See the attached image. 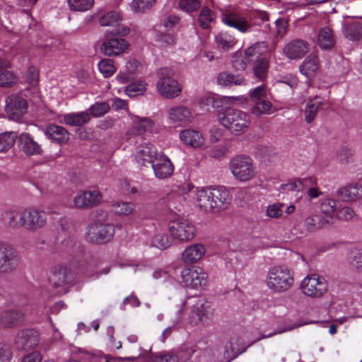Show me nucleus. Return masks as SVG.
Here are the masks:
<instances>
[{"label":"nucleus","mask_w":362,"mask_h":362,"mask_svg":"<svg viewBox=\"0 0 362 362\" xmlns=\"http://www.w3.org/2000/svg\"><path fill=\"white\" fill-rule=\"evenodd\" d=\"M26 81L33 87H35L39 81V71L35 66H30L25 74Z\"/></svg>","instance_id":"0e129e2a"},{"label":"nucleus","mask_w":362,"mask_h":362,"mask_svg":"<svg viewBox=\"0 0 362 362\" xmlns=\"http://www.w3.org/2000/svg\"><path fill=\"white\" fill-rule=\"evenodd\" d=\"M156 2V0H132L129 6L134 13H143L150 10Z\"/></svg>","instance_id":"de8ad7c7"},{"label":"nucleus","mask_w":362,"mask_h":362,"mask_svg":"<svg viewBox=\"0 0 362 362\" xmlns=\"http://www.w3.org/2000/svg\"><path fill=\"white\" fill-rule=\"evenodd\" d=\"M14 343L18 349H34L39 343V334L34 329H23L18 332Z\"/></svg>","instance_id":"f3484780"},{"label":"nucleus","mask_w":362,"mask_h":362,"mask_svg":"<svg viewBox=\"0 0 362 362\" xmlns=\"http://www.w3.org/2000/svg\"><path fill=\"white\" fill-rule=\"evenodd\" d=\"M269 67V61L265 58L258 59L254 62L253 73L256 78L260 81H264L267 76V71Z\"/></svg>","instance_id":"37998d69"},{"label":"nucleus","mask_w":362,"mask_h":362,"mask_svg":"<svg viewBox=\"0 0 362 362\" xmlns=\"http://www.w3.org/2000/svg\"><path fill=\"white\" fill-rule=\"evenodd\" d=\"M218 83L223 86H238L243 83L244 78L240 74H232L228 72H221L217 77Z\"/></svg>","instance_id":"a19ab883"},{"label":"nucleus","mask_w":362,"mask_h":362,"mask_svg":"<svg viewBox=\"0 0 362 362\" xmlns=\"http://www.w3.org/2000/svg\"><path fill=\"white\" fill-rule=\"evenodd\" d=\"M151 244L160 250H165L171 245V241L167 234L158 233L152 238Z\"/></svg>","instance_id":"5fc2aeb1"},{"label":"nucleus","mask_w":362,"mask_h":362,"mask_svg":"<svg viewBox=\"0 0 362 362\" xmlns=\"http://www.w3.org/2000/svg\"><path fill=\"white\" fill-rule=\"evenodd\" d=\"M132 121V131L138 135H141L144 133L156 134L159 131L158 126L149 118H141L138 116H134Z\"/></svg>","instance_id":"393cba45"},{"label":"nucleus","mask_w":362,"mask_h":362,"mask_svg":"<svg viewBox=\"0 0 362 362\" xmlns=\"http://www.w3.org/2000/svg\"><path fill=\"white\" fill-rule=\"evenodd\" d=\"M122 21L120 14L115 11H109L103 15L99 20L101 26H116Z\"/></svg>","instance_id":"c03bdc74"},{"label":"nucleus","mask_w":362,"mask_h":362,"mask_svg":"<svg viewBox=\"0 0 362 362\" xmlns=\"http://www.w3.org/2000/svg\"><path fill=\"white\" fill-rule=\"evenodd\" d=\"M323 104V100L320 96H315L310 99L306 105L305 110V121L310 123L315 119L318 110Z\"/></svg>","instance_id":"58836bf2"},{"label":"nucleus","mask_w":362,"mask_h":362,"mask_svg":"<svg viewBox=\"0 0 362 362\" xmlns=\"http://www.w3.org/2000/svg\"><path fill=\"white\" fill-rule=\"evenodd\" d=\"M11 358L10 349L6 345L0 344V362H10Z\"/></svg>","instance_id":"774afa93"},{"label":"nucleus","mask_w":362,"mask_h":362,"mask_svg":"<svg viewBox=\"0 0 362 362\" xmlns=\"http://www.w3.org/2000/svg\"><path fill=\"white\" fill-rule=\"evenodd\" d=\"M115 234V227L112 224L95 221L87 228L86 239L92 243H103L110 241Z\"/></svg>","instance_id":"9d476101"},{"label":"nucleus","mask_w":362,"mask_h":362,"mask_svg":"<svg viewBox=\"0 0 362 362\" xmlns=\"http://www.w3.org/2000/svg\"><path fill=\"white\" fill-rule=\"evenodd\" d=\"M168 120L176 127H182L192 122L194 117L189 108L184 105L170 107L167 111Z\"/></svg>","instance_id":"4468645a"},{"label":"nucleus","mask_w":362,"mask_h":362,"mask_svg":"<svg viewBox=\"0 0 362 362\" xmlns=\"http://www.w3.org/2000/svg\"><path fill=\"white\" fill-rule=\"evenodd\" d=\"M10 66V62L4 59H0V87H9L16 83L15 74L5 68Z\"/></svg>","instance_id":"2f4dec72"},{"label":"nucleus","mask_w":362,"mask_h":362,"mask_svg":"<svg viewBox=\"0 0 362 362\" xmlns=\"http://www.w3.org/2000/svg\"><path fill=\"white\" fill-rule=\"evenodd\" d=\"M354 215L355 213L351 207L343 206L341 204L334 219L349 221L351 219Z\"/></svg>","instance_id":"bf43d9fd"},{"label":"nucleus","mask_w":362,"mask_h":362,"mask_svg":"<svg viewBox=\"0 0 362 362\" xmlns=\"http://www.w3.org/2000/svg\"><path fill=\"white\" fill-rule=\"evenodd\" d=\"M214 98L210 95L202 97L199 102V107L205 112L209 111L211 107H214Z\"/></svg>","instance_id":"338daca9"},{"label":"nucleus","mask_w":362,"mask_h":362,"mask_svg":"<svg viewBox=\"0 0 362 362\" xmlns=\"http://www.w3.org/2000/svg\"><path fill=\"white\" fill-rule=\"evenodd\" d=\"M169 232L174 239L180 242H187L194 238L197 227L189 219L178 217L170 221Z\"/></svg>","instance_id":"1a4fd4ad"},{"label":"nucleus","mask_w":362,"mask_h":362,"mask_svg":"<svg viewBox=\"0 0 362 362\" xmlns=\"http://www.w3.org/2000/svg\"><path fill=\"white\" fill-rule=\"evenodd\" d=\"M266 45L264 42H256L245 50V59L248 63H254L262 59L261 55L266 50Z\"/></svg>","instance_id":"c9c22d12"},{"label":"nucleus","mask_w":362,"mask_h":362,"mask_svg":"<svg viewBox=\"0 0 362 362\" xmlns=\"http://www.w3.org/2000/svg\"><path fill=\"white\" fill-rule=\"evenodd\" d=\"M19 145L22 151L27 155L40 154L41 148L28 134H21L18 138Z\"/></svg>","instance_id":"c756f323"},{"label":"nucleus","mask_w":362,"mask_h":362,"mask_svg":"<svg viewBox=\"0 0 362 362\" xmlns=\"http://www.w3.org/2000/svg\"><path fill=\"white\" fill-rule=\"evenodd\" d=\"M180 139L182 142L194 148H199L204 144V138L202 134L195 129H187L180 132Z\"/></svg>","instance_id":"bb28decb"},{"label":"nucleus","mask_w":362,"mask_h":362,"mask_svg":"<svg viewBox=\"0 0 362 362\" xmlns=\"http://www.w3.org/2000/svg\"><path fill=\"white\" fill-rule=\"evenodd\" d=\"M5 111L8 117L18 119L27 111V103L22 97L12 95L6 99Z\"/></svg>","instance_id":"dca6fc26"},{"label":"nucleus","mask_w":362,"mask_h":362,"mask_svg":"<svg viewBox=\"0 0 362 362\" xmlns=\"http://www.w3.org/2000/svg\"><path fill=\"white\" fill-rule=\"evenodd\" d=\"M249 95L252 102H255L269 97V90L266 85L262 84L250 90Z\"/></svg>","instance_id":"6e6d98bb"},{"label":"nucleus","mask_w":362,"mask_h":362,"mask_svg":"<svg viewBox=\"0 0 362 362\" xmlns=\"http://www.w3.org/2000/svg\"><path fill=\"white\" fill-rule=\"evenodd\" d=\"M252 112L253 114L259 115L263 114H270L272 108V103L269 100V97L253 102Z\"/></svg>","instance_id":"a18cd8bd"},{"label":"nucleus","mask_w":362,"mask_h":362,"mask_svg":"<svg viewBox=\"0 0 362 362\" xmlns=\"http://www.w3.org/2000/svg\"><path fill=\"white\" fill-rule=\"evenodd\" d=\"M229 170L234 179L240 182H247L255 177L257 166L254 160L247 156L239 155L229 161Z\"/></svg>","instance_id":"39448f33"},{"label":"nucleus","mask_w":362,"mask_h":362,"mask_svg":"<svg viewBox=\"0 0 362 362\" xmlns=\"http://www.w3.org/2000/svg\"><path fill=\"white\" fill-rule=\"evenodd\" d=\"M129 46L128 41L124 38H107L102 43L101 51L105 55L114 57L124 53Z\"/></svg>","instance_id":"2eb2a0df"},{"label":"nucleus","mask_w":362,"mask_h":362,"mask_svg":"<svg viewBox=\"0 0 362 362\" xmlns=\"http://www.w3.org/2000/svg\"><path fill=\"white\" fill-rule=\"evenodd\" d=\"M348 262L353 270L362 272V250L354 248L349 254Z\"/></svg>","instance_id":"79ce46f5"},{"label":"nucleus","mask_w":362,"mask_h":362,"mask_svg":"<svg viewBox=\"0 0 362 362\" xmlns=\"http://www.w3.org/2000/svg\"><path fill=\"white\" fill-rule=\"evenodd\" d=\"M283 206L284 204L281 203H274L268 205L266 210L267 216L272 218L281 217L283 214Z\"/></svg>","instance_id":"680f3d73"},{"label":"nucleus","mask_w":362,"mask_h":362,"mask_svg":"<svg viewBox=\"0 0 362 362\" xmlns=\"http://www.w3.org/2000/svg\"><path fill=\"white\" fill-rule=\"evenodd\" d=\"M179 6L182 10L190 13L198 10L201 4L199 0H180Z\"/></svg>","instance_id":"052dcab7"},{"label":"nucleus","mask_w":362,"mask_h":362,"mask_svg":"<svg viewBox=\"0 0 362 362\" xmlns=\"http://www.w3.org/2000/svg\"><path fill=\"white\" fill-rule=\"evenodd\" d=\"M51 214L50 210L45 211L37 209H25V228L35 231L43 228L47 223V216Z\"/></svg>","instance_id":"ddd939ff"},{"label":"nucleus","mask_w":362,"mask_h":362,"mask_svg":"<svg viewBox=\"0 0 362 362\" xmlns=\"http://www.w3.org/2000/svg\"><path fill=\"white\" fill-rule=\"evenodd\" d=\"M146 86L147 83L144 81L139 80L127 86L125 93L130 98L141 95L146 91Z\"/></svg>","instance_id":"49530a36"},{"label":"nucleus","mask_w":362,"mask_h":362,"mask_svg":"<svg viewBox=\"0 0 362 362\" xmlns=\"http://www.w3.org/2000/svg\"><path fill=\"white\" fill-rule=\"evenodd\" d=\"M158 156L157 150L153 145L144 144L137 148L135 159L139 165H145L146 163L151 165Z\"/></svg>","instance_id":"5701e85b"},{"label":"nucleus","mask_w":362,"mask_h":362,"mask_svg":"<svg viewBox=\"0 0 362 362\" xmlns=\"http://www.w3.org/2000/svg\"><path fill=\"white\" fill-rule=\"evenodd\" d=\"M340 204L339 200L327 197L320 200L319 207L322 214L334 219Z\"/></svg>","instance_id":"f704fd0d"},{"label":"nucleus","mask_w":362,"mask_h":362,"mask_svg":"<svg viewBox=\"0 0 362 362\" xmlns=\"http://www.w3.org/2000/svg\"><path fill=\"white\" fill-rule=\"evenodd\" d=\"M189 310L188 322L193 325H204L209 323L211 313L209 306L196 297H189L182 303L180 313Z\"/></svg>","instance_id":"423d86ee"},{"label":"nucleus","mask_w":362,"mask_h":362,"mask_svg":"<svg viewBox=\"0 0 362 362\" xmlns=\"http://www.w3.org/2000/svg\"><path fill=\"white\" fill-rule=\"evenodd\" d=\"M125 67L127 73L119 72L116 76V79L121 83L127 82L130 78L129 75L142 73L145 66L138 60L132 59L127 62Z\"/></svg>","instance_id":"cd10ccee"},{"label":"nucleus","mask_w":362,"mask_h":362,"mask_svg":"<svg viewBox=\"0 0 362 362\" xmlns=\"http://www.w3.org/2000/svg\"><path fill=\"white\" fill-rule=\"evenodd\" d=\"M45 134L47 138L57 143H64L69 139V133L66 129L56 124L47 125Z\"/></svg>","instance_id":"473e14b6"},{"label":"nucleus","mask_w":362,"mask_h":362,"mask_svg":"<svg viewBox=\"0 0 362 362\" xmlns=\"http://www.w3.org/2000/svg\"><path fill=\"white\" fill-rule=\"evenodd\" d=\"M135 205L132 202H120L112 204V210L118 215L129 216L134 212Z\"/></svg>","instance_id":"8fccbe9b"},{"label":"nucleus","mask_w":362,"mask_h":362,"mask_svg":"<svg viewBox=\"0 0 362 362\" xmlns=\"http://www.w3.org/2000/svg\"><path fill=\"white\" fill-rule=\"evenodd\" d=\"M215 42L218 48L230 49L236 45L238 40L234 35L227 32H221L215 35Z\"/></svg>","instance_id":"ea45409f"},{"label":"nucleus","mask_w":362,"mask_h":362,"mask_svg":"<svg viewBox=\"0 0 362 362\" xmlns=\"http://www.w3.org/2000/svg\"><path fill=\"white\" fill-rule=\"evenodd\" d=\"M310 183L313 185H316L317 180L313 177L305 178L303 180H296L289 183L287 185L288 189L292 191L300 192L304 189L305 185Z\"/></svg>","instance_id":"4d7b16f0"},{"label":"nucleus","mask_w":362,"mask_h":362,"mask_svg":"<svg viewBox=\"0 0 362 362\" xmlns=\"http://www.w3.org/2000/svg\"><path fill=\"white\" fill-rule=\"evenodd\" d=\"M206 249L202 243L188 245L182 253V258L186 263H196L205 255Z\"/></svg>","instance_id":"a878e982"},{"label":"nucleus","mask_w":362,"mask_h":362,"mask_svg":"<svg viewBox=\"0 0 362 362\" xmlns=\"http://www.w3.org/2000/svg\"><path fill=\"white\" fill-rule=\"evenodd\" d=\"M110 110V106L107 103H95L91 105L89 110L91 115L95 117H100L107 113Z\"/></svg>","instance_id":"13d9d810"},{"label":"nucleus","mask_w":362,"mask_h":362,"mask_svg":"<svg viewBox=\"0 0 362 362\" xmlns=\"http://www.w3.org/2000/svg\"><path fill=\"white\" fill-rule=\"evenodd\" d=\"M155 176L158 179H165L170 177L174 170V167L166 156L159 154L158 157L151 164Z\"/></svg>","instance_id":"6ab92c4d"},{"label":"nucleus","mask_w":362,"mask_h":362,"mask_svg":"<svg viewBox=\"0 0 362 362\" xmlns=\"http://www.w3.org/2000/svg\"><path fill=\"white\" fill-rule=\"evenodd\" d=\"M181 351H179V355L174 354L169 352L163 355L157 354L153 358V362H180V355Z\"/></svg>","instance_id":"69168bd1"},{"label":"nucleus","mask_w":362,"mask_h":362,"mask_svg":"<svg viewBox=\"0 0 362 362\" xmlns=\"http://www.w3.org/2000/svg\"><path fill=\"white\" fill-rule=\"evenodd\" d=\"M268 19V14L262 11H255L245 15L235 12H225L221 15V22L223 24L243 34L257 30V27Z\"/></svg>","instance_id":"f03ea898"},{"label":"nucleus","mask_w":362,"mask_h":362,"mask_svg":"<svg viewBox=\"0 0 362 362\" xmlns=\"http://www.w3.org/2000/svg\"><path fill=\"white\" fill-rule=\"evenodd\" d=\"M17 135L15 132H5L0 134V152H6L10 149L14 142Z\"/></svg>","instance_id":"603ef678"},{"label":"nucleus","mask_w":362,"mask_h":362,"mask_svg":"<svg viewBox=\"0 0 362 362\" xmlns=\"http://www.w3.org/2000/svg\"><path fill=\"white\" fill-rule=\"evenodd\" d=\"M98 67L101 74L105 78L112 76L117 71L114 62L110 59H103L98 64Z\"/></svg>","instance_id":"09e8293b"},{"label":"nucleus","mask_w":362,"mask_h":362,"mask_svg":"<svg viewBox=\"0 0 362 362\" xmlns=\"http://www.w3.org/2000/svg\"><path fill=\"white\" fill-rule=\"evenodd\" d=\"M187 188L194 194V199L197 206L206 212H218L227 206L231 199L228 189L224 186L216 187Z\"/></svg>","instance_id":"f257e3e1"},{"label":"nucleus","mask_w":362,"mask_h":362,"mask_svg":"<svg viewBox=\"0 0 362 362\" xmlns=\"http://www.w3.org/2000/svg\"><path fill=\"white\" fill-rule=\"evenodd\" d=\"M1 220L8 228L17 229L25 228L24 210H7L2 214Z\"/></svg>","instance_id":"b1692460"},{"label":"nucleus","mask_w":362,"mask_h":362,"mask_svg":"<svg viewBox=\"0 0 362 362\" xmlns=\"http://www.w3.org/2000/svg\"><path fill=\"white\" fill-rule=\"evenodd\" d=\"M318 217L317 216H308L305 220V225L306 226V228L309 231H314L317 228L320 227H324L326 223H329V221H327L325 219H322L318 223H316V218Z\"/></svg>","instance_id":"e2e57ef3"},{"label":"nucleus","mask_w":362,"mask_h":362,"mask_svg":"<svg viewBox=\"0 0 362 362\" xmlns=\"http://www.w3.org/2000/svg\"><path fill=\"white\" fill-rule=\"evenodd\" d=\"M103 199L101 193L96 190H88L75 196L74 203L77 208H89L99 205Z\"/></svg>","instance_id":"a211bd4d"},{"label":"nucleus","mask_w":362,"mask_h":362,"mask_svg":"<svg viewBox=\"0 0 362 362\" xmlns=\"http://www.w3.org/2000/svg\"><path fill=\"white\" fill-rule=\"evenodd\" d=\"M71 10L79 12H85L90 9L94 0H67Z\"/></svg>","instance_id":"864d4df0"},{"label":"nucleus","mask_w":362,"mask_h":362,"mask_svg":"<svg viewBox=\"0 0 362 362\" xmlns=\"http://www.w3.org/2000/svg\"><path fill=\"white\" fill-rule=\"evenodd\" d=\"M309 50V44L303 40H294L286 45L284 54L290 59L302 58Z\"/></svg>","instance_id":"412c9836"},{"label":"nucleus","mask_w":362,"mask_h":362,"mask_svg":"<svg viewBox=\"0 0 362 362\" xmlns=\"http://www.w3.org/2000/svg\"><path fill=\"white\" fill-rule=\"evenodd\" d=\"M215 21V15L214 12L208 7H203L199 16V22L200 26L204 29L210 27L212 22Z\"/></svg>","instance_id":"3c124183"},{"label":"nucleus","mask_w":362,"mask_h":362,"mask_svg":"<svg viewBox=\"0 0 362 362\" xmlns=\"http://www.w3.org/2000/svg\"><path fill=\"white\" fill-rule=\"evenodd\" d=\"M23 317V315L21 312L7 310L1 314L0 323L6 327L15 326L22 321Z\"/></svg>","instance_id":"4c0bfd02"},{"label":"nucleus","mask_w":362,"mask_h":362,"mask_svg":"<svg viewBox=\"0 0 362 362\" xmlns=\"http://www.w3.org/2000/svg\"><path fill=\"white\" fill-rule=\"evenodd\" d=\"M49 281L56 288L66 285L71 281L70 270L64 265H55L51 269Z\"/></svg>","instance_id":"aec40b11"},{"label":"nucleus","mask_w":362,"mask_h":362,"mask_svg":"<svg viewBox=\"0 0 362 362\" xmlns=\"http://www.w3.org/2000/svg\"><path fill=\"white\" fill-rule=\"evenodd\" d=\"M335 44V38L332 29L329 27L322 28L317 35V45L322 49H330Z\"/></svg>","instance_id":"72a5a7b5"},{"label":"nucleus","mask_w":362,"mask_h":362,"mask_svg":"<svg viewBox=\"0 0 362 362\" xmlns=\"http://www.w3.org/2000/svg\"><path fill=\"white\" fill-rule=\"evenodd\" d=\"M90 119V115L87 112H72L64 115V122L74 127L85 124Z\"/></svg>","instance_id":"e433bc0d"},{"label":"nucleus","mask_w":362,"mask_h":362,"mask_svg":"<svg viewBox=\"0 0 362 362\" xmlns=\"http://www.w3.org/2000/svg\"><path fill=\"white\" fill-rule=\"evenodd\" d=\"M320 69L319 59L314 53L308 55L300 66V73L307 78L316 75Z\"/></svg>","instance_id":"c85d7f7f"},{"label":"nucleus","mask_w":362,"mask_h":362,"mask_svg":"<svg viewBox=\"0 0 362 362\" xmlns=\"http://www.w3.org/2000/svg\"><path fill=\"white\" fill-rule=\"evenodd\" d=\"M337 194L344 202H356L362 197V185L357 182L347 184L339 188Z\"/></svg>","instance_id":"4be33fe9"},{"label":"nucleus","mask_w":362,"mask_h":362,"mask_svg":"<svg viewBox=\"0 0 362 362\" xmlns=\"http://www.w3.org/2000/svg\"><path fill=\"white\" fill-rule=\"evenodd\" d=\"M217 118L223 127L235 135L244 133L250 123L249 116L245 112L232 108L218 112Z\"/></svg>","instance_id":"20e7f679"},{"label":"nucleus","mask_w":362,"mask_h":362,"mask_svg":"<svg viewBox=\"0 0 362 362\" xmlns=\"http://www.w3.org/2000/svg\"><path fill=\"white\" fill-rule=\"evenodd\" d=\"M266 284L272 292H284L294 284L293 272L285 265L272 267L267 274Z\"/></svg>","instance_id":"7ed1b4c3"},{"label":"nucleus","mask_w":362,"mask_h":362,"mask_svg":"<svg viewBox=\"0 0 362 362\" xmlns=\"http://www.w3.org/2000/svg\"><path fill=\"white\" fill-rule=\"evenodd\" d=\"M181 276L185 286L194 290L204 289L208 284V274L202 267L192 266L182 269Z\"/></svg>","instance_id":"6e6552de"},{"label":"nucleus","mask_w":362,"mask_h":362,"mask_svg":"<svg viewBox=\"0 0 362 362\" xmlns=\"http://www.w3.org/2000/svg\"><path fill=\"white\" fill-rule=\"evenodd\" d=\"M302 292L310 297L322 296L327 290V281L316 274L306 276L300 284Z\"/></svg>","instance_id":"f8f14e48"},{"label":"nucleus","mask_w":362,"mask_h":362,"mask_svg":"<svg viewBox=\"0 0 362 362\" xmlns=\"http://www.w3.org/2000/svg\"><path fill=\"white\" fill-rule=\"evenodd\" d=\"M344 36L351 41L362 39V23L359 21L346 23L342 26Z\"/></svg>","instance_id":"7c9ffc66"},{"label":"nucleus","mask_w":362,"mask_h":362,"mask_svg":"<svg viewBox=\"0 0 362 362\" xmlns=\"http://www.w3.org/2000/svg\"><path fill=\"white\" fill-rule=\"evenodd\" d=\"M21 257L17 250L5 242H0V272L11 273L19 266Z\"/></svg>","instance_id":"9b49d317"},{"label":"nucleus","mask_w":362,"mask_h":362,"mask_svg":"<svg viewBox=\"0 0 362 362\" xmlns=\"http://www.w3.org/2000/svg\"><path fill=\"white\" fill-rule=\"evenodd\" d=\"M158 80L156 88L158 93L164 98H175L182 93L181 85L173 78L174 71L168 67L159 69L157 72Z\"/></svg>","instance_id":"0eeeda50"}]
</instances>
